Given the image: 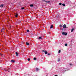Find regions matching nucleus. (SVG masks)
I'll return each mask as SVG.
<instances>
[{"instance_id": "1", "label": "nucleus", "mask_w": 76, "mask_h": 76, "mask_svg": "<svg viewBox=\"0 0 76 76\" xmlns=\"http://www.w3.org/2000/svg\"><path fill=\"white\" fill-rule=\"evenodd\" d=\"M62 35H67V33H65V32H63L62 33Z\"/></svg>"}, {"instance_id": "2", "label": "nucleus", "mask_w": 76, "mask_h": 76, "mask_svg": "<svg viewBox=\"0 0 76 76\" xmlns=\"http://www.w3.org/2000/svg\"><path fill=\"white\" fill-rule=\"evenodd\" d=\"M42 51H43V52H44V53H45V54H47V53H48V52H47V51H45L44 50H42Z\"/></svg>"}, {"instance_id": "3", "label": "nucleus", "mask_w": 76, "mask_h": 76, "mask_svg": "<svg viewBox=\"0 0 76 76\" xmlns=\"http://www.w3.org/2000/svg\"><path fill=\"white\" fill-rule=\"evenodd\" d=\"M63 28H66V24L64 25Z\"/></svg>"}, {"instance_id": "4", "label": "nucleus", "mask_w": 76, "mask_h": 76, "mask_svg": "<svg viewBox=\"0 0 76 76\" xmlns=\"http://www.w3.org/2000/svg\"><path fill=\"white\" fill-rule=\"evenodd\" d=\"M11 62L12 63H15V61L14 60H11Z\"/></svg>"}, {"instance_id": "5", "label": "nucleus", "mask_w": 76, "mask_h": 76, "mask_svg": "<svg viewBox=\"0 0 76 76\" xmlns=\"http://www.w3.org/2000/svg\"><path fill=\"white\" fill-rule=\"evenodd\" d=\"M36 71L37 72V71H38V70H39V69L38 68H36Z\"/></svg>"}, {"instance_id": "6", "label": "nucleus", "mask_w": 76, "mask_h": 76, "mask_svg": "<svg viewBox=\"0 0 76 76\" xmlns=\"http://www.w3.org/2000/svg\"><path fill=\"white\" fill-rule=\"evenodd\" d=\"M15 54L16 56H19V55H18V53L17 52H15Z\"/></svg>"}, {"instance_id": "7", "label": "nucleus", "mask_w": 76, "mask_h": 76, "mask_svg": "<svg viewBox=\"0 0 76 76\" xmlns=\"http://www.w3.org/2000/svg\"><path fill=\"white\" fill-rule=\"evenodd\" d=\"M26 44L27 45H29V43L28 42H26Z\"/></svg>"}, {"instance_id": "8", "label": "nucleus", "mask_w": 76, "mask_h": 76, "mask_svg": "<svg viewBox=\"0 0 76 76\" xmlns=\"http://www.w3.org/2000/svg\"><path fill=\"white\" fill-rule=\"evenodd\" d=\"M45 2H46L47 3H49L50 2V1H45Z\"/></svg>"}, {"instance_id": "9", "label": "nucleus", "mask_w": 76, "mask_h": 76, "mask_svg": "<svg viewBox=\"0 0 76 76\" xmlns=\"http://www.w3.org/2000/svg\"><path fill=\"white\" fill-rule=\"evenodd\" d=\"M53 25H51V26L50 27V29H51V28H53Z\"/></svg>"}, {"instance_id": "10", "label": "nucleus", "mask_w": 76, "mask_h": 76, "mask_svg": "<svg viewBox=\"0 0 76 76\" xmlns=\"http://www.w3.org/2000/svg\"><path fill=\"white\" fill-rule=\"evenodd\" d=\"M0 7H3V4L1 5Z\"/></svg>"}, {"instance_id": "11", "label": "nucleus", "mask_w": 76, "mask_h": 76, "mask_svg": "<svg viewBox=\"0 0 76 76\" xmlns=\"http://www.w3.org/2000/svg\"><path fill=\"white\" fill-rule=\"evenodd\" d=\"M73 30H74V28H72V30L71 31V32H73Z\"/></svg>"}, {"instance_id": "12", "label": "nucleus", "mask_w": 76, "mask_h": 76, "mask_svg": "<svg viewBox=\"0 0 76 76\" xmlns=\"http://www.w3.org/2000/svg\"><path fill=\"white\" fill-rule=\"evenodd\" d=\"M62 5L63 6H66V5L64 4H62Z\"/></svg>"}, {"instance_id": "13", "label": "nucleus", "mask_w": 76, "mask_h": 76, "mask_svg": "<svg viewBox=\"0 0 76 76\" xmlns=\"http://www.w3.org/2000/svg\"><path fill=\"white\" fill-rule=\"evenodd\" d=\"M30 7H33L34 5H33V4H31L30 5Z\"/></svg>"}, {"instance_id": "14", "label": "nucleus", "mask_w": 76, "mask_h": 76, "mask_svg": "<svg viewBox=\"0 0 76 76\" xmlns=\"http://www.w3.org/2000/svg\"><path fill=\"white\" fill-rule=\"evenodd\" d=\"M42 38L41 37H39V39H42Z\"/></svg>"}, {"instance_id": "15", "label": "nucleus", "mask_w": 76, "mask_h": 76, "mask_svg": "<svg viewBox=\"0 0 76 76\" xmlns=\"http://www.w3.org/2000/svg\"><path fill=\"white\" fill-rule=\"evenodd\" d=\"M18 14H16V15H15V17L16 18H17V17H18Z\"/></svg>"}, {"instance_id": "16", "label": "nucleus", "mask_w": 76, "mask_h": 76, "mask_svg": "<svg viewBox=\"0 0 76 76\" xmlns=\"http://www.w3.org/2000/svg\"><path fill=\"white\" fill-rule=\"evenodd\" d=\"M61 52V50H59L58 52V53H60Z\"/></svg>"}, {"instance_id": "17", "label": "nucleus", "mask_w": 76, "mask_h": 76, "mask_svg": "<svg viewBox=\"0 0 76 76\" xmlns=\"http://www.w3.org/2000/svg\"><path fill=\"white\" fill-rule=\"evenodd\" d=\"M33 59L34 60H37V58H35Z\"/></svg>"}, {"instance_id": "18", "label": "nucleus", "mask_w": 76, "mask_h": 76, "mask_svg": "<svg viewBox=\"0 0 76 76\" xmlns=\"http://www.w3.org/2000/svg\"><path fill=\"white\" fill-rule=\"evenodd\" d=\"M25 9V8L24 7H22L21 8V9L22 10H23V9Z\"/></svg>"}, {"instance_id": "19", "label": "nucleus", "mask_w": 76, "mask_h": 76, "mask_svg": "<svg viewBox=\"0 0 76 76\" xmlns=\"http://www.w3.org/2000/svg\"><path fill=\"white\" fill-rule=\"evenodd\" d=\"M65 46H67V44L66 43L65 44Z\"/></svg>"}, {"instance_id": "20", "label": "nucleus", "mask_w": 76, "mask_h": 76, "mask_svg": "<svg viewBox=\"0 0 76 76\" xmlns=\"http://www.w3.org/2000/svg\"><path fill=\"white\" fill-rule=\"evenodd\" d=\"M60 27H61V28H62V27H63V26L61 25H60V26H59Z\"/></svg>"}, {"instance_id": "21", "label": "nucleus", "mask_w": 76, "mask_h": 76, "mask_svg": "<svg viewBox=\"0 0 76 76\" xmlns=\"http://www.w3.org/2000/svg\"><path fill=\"white\" fill-rule=\"evenodd\" d=\"M27 32H29V30H27Z\"/></svg>"}, {"instance_id": "22", "label": "nucleus", "mask_w": 76, "mask_h": 76, "mask_svg": "<svg viewBox=\"0 0 76 76\" xmlns=\"http://www.w3.org/2000/svg\"><path fill=\"white\" fill-rule=\"evenodd\" d=\"M0 56H3V54H1V53H0Z\"/></svg>"}, {"instance_id": "23", "label": "nucleus", "mask_w": 76, "mask_h": 76, "mask_svg": "<svg viewBox=\"0 0 76 76\" xmlns=\"http://www.w3.org/2000/svg\"><path fill=\"white\" fill-rule=\"evenodd\" d=\"M30 60H31V59H30V58H28V61H30Z\"/></svg>"}, {"instance_id": "24", "label": "nucleus", "mask_w": 76, "mask_h": 76, "mask_svg": "<svg viewBox=\"0 0 76 76\" xmlns=\"http://www.w3.org/2000/svg\"><path fill=\"white\" fill-rule=\"evenodd\" d=\"M64 30V28H62V31H63Z\"/></svg>"}, {"instance_id": "25", "label": "nucleus", "mask_w": 76, "mask_h": 76, "mask_svg": "<svg viewBox=\"0 0 76 76\" xmlns=\"http://www.w3.org/2000/svg\"><path fill=\"white\" fill-rule=\"evenodd\" d=\"M50 53H48V56H50Z\"/></svg>"}, {"instance_id": "26", "label": "nucleus", "mask_w": 76, "mask_h": 76, "mask_svg": "<svg viewBox=\"0 0 76 76\" xmlns=\"http://www.w3.org/2000/svg\"><path fill=\"white\" fill-rule=\"evenodd\" d=\"M59 5H61L62 4H61V3H59Z\"/></svg>"}, {"instance_id": "27", "label": "nucleus", "mask_w": 76, "mask_h": 76, "mask_svg": "<svg viewBox=\"0 0 76 76\" xmlns=\"http://www.w3.org/2000/svg\"><path fill=\"white\" fill-rule=\"evenodd\" d=\"M60 59H58V62L60 61Z\"/></svg>"}, {"instance_id": "28", "label": "nucleus", "mask_w": 76, "mask_h": 76, "mask_svg": "<svg viewBox=\"0 0 76 76\" xmlns=\"http://www.w3.org/2000/svg\"><path fill=\"white\" fill-rule=\"evenodd\" d=\"M1 32H3V30H2V29L1 30Z\"/></svg>"}, {"instance_id": "29", "label": "nucleus", "mask_w": 76, "mask_h": 76, "mask_svg": "<svg viewBox=\"0 0 76 76\" xmlns=\"http://www.w3.org/2000/svg\"><path fill=\"white\" fill-rule=\"evenodd\" d=\"M10 28H12V26H10Z\"/></svg>"}, {"instance_id": "30", "label": "nucleus", "mask_w": 76, "mask_h": 76, "mask_svg": "<svg viewBox=\"0 0 76 76\" xmlns=\"http://www.w3.org/2000/svg\"><path fill=\"white\" fill-rule=\"evenodd\" d=\"M2 29L3 30H4V28H3L2 29Z\"/></svg>"}, {"instance_id": "31", "label": "nucleus", "mask_w": 76, "mask_h": 76, "mask_svg": "<svg viewBox=\"0 0 76 76\" xmlns=\"http://www.w3.org/2000/svg\"><path fill=\"white\" fill-rule=\"evenodd\" d=\"M4 71H5V72L6 71V69H4Z\"/></svg>"}, {"instance_id": "32", "label": "nucleus", "mask_w": 76, "mask_h": 76, "mask_svg": "<svg viewBox=\"0 0 76 76\" xmlns=\"http://www.w3.org/2000/svg\"><path fill=\"white\" fill-rule=\"evenodd\" d=\"M43 1H45V0H43Z\"/></svg>"}, {"instance_id": "33", "label": "nucleus", "mask_w": 76, "mask_h": 76, "mask_svg": "<svg viewBox=\"0 0 76 76\" xmlns=\"http://www.w3.org/2000/svg\"><path fill=\"white\" fill-rule=\"evenodd\" d=\"M70 64V66H72V64Z\"/></svg>"}, {"instance_id": "34", "label": "nucleus", "mask_w": 76, "mask_h": 76, "mask_svg": "<svg viewBox=\"0 0 76 76\" xmlns=\"http://www.w3.org/2000/svg\"><path fill=\"white\" fill-rule=\"evenodd\" d=\"M71 42H72V40H71Z\"/></svg>"}, {"instance_id": "35", "label": "nucleus", "mask_w": 76, "mask_h": 76, "mask_svg": "<svg viewBox=\"0 0 76 76\" xmlns=\"http://www.w3.org/2000/svg\"><path fill=\"white\" fill-rule=\"evenodd\" d=\"M55 76H57V75H56Z\"/></svg>"}, {"instance_id": "36", "label": "nucleus", "mask_w": 76, "mask_h": 76, "mask_svg": "<svg viewBox=\"0 0 76 76\" xmlns=\"http://www.w3.org/2000/svg\"><path fill=\"white\" fill-rule=\"evenodd\" d=\"M8 72H9V71H8Z\"/></svg>"}]
</instances>
